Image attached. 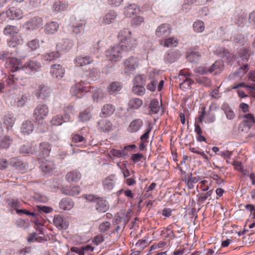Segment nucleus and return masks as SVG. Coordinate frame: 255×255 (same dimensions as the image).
<instances>
[{
    "instance_id": "4",
    "label": "nucleus",
    "mask_w": 255,
    "mask_h": 255,
    "mask_svg": "<svg viewBox=\"0 0 255 255\" xmlns=\"http://www.w3.org/2000/svg\"><path fill=\"white\" fill-rule=\"evenodd\" d=\"M255 124V119L251 114H248L243 117V121L240 125V129L248 132L250 128Z\"/></svg>"
},
{
    "instance_id": "10",
    "label": "nucleus",
    "mask_w": 255,
    "mask_h": 255,
    "mask_svg": "<svg viewBox=\"0 0 255 255\" xmlns=\"http://www.w3.org/2000/svg\"><path fill=\"white\" fill-rule=\"evenodd\" d=\"M140 8L138 5L135 3H128L124 8L123 13L127 17H131L138 13Z\"/></svg>"
},
{
    "instance_id": "55",
    "label": "nucleus",
    "mask_w": 255,
    "mask_h": 255,
    "mask_svg": "<svg viewBox=\"0 0 255 255\" xmlns=\"http://www.w3.org/2000/svg\"><path fill=\"white\" fill-rule=\"evenodd\" d=\"M59 56L58 52H52L48 53L44 55V58L47 61H52L55 59Z\"/></svg>"
},
{
    "instance_id": "29",
    "label": "nucleus",
    "mask_w": 255,
    "mask_h": 255,
    "mask_svg": "<svg viewBox=\"0 0 255 255\" xmlns=\"http://www.w3.org/2000/svg\"><path fill=\"white\" fill-rule=\"evenodd\" d=\"M10 164L19 170H23L27 168L26 162H23L19 157H13L10 159Z\"/></svg>"
},
{
    "instance_id": "36",
    "label": "nucleus",
    "mask_w": 255,
    "mask_h": 255,
    "mask_svg": "<svg viewBox=\"0 0 255 255\" xmlns=\"http://www.w3.org/2000/svg\"><path fill=\"white\" fill-rule=\"evenodd\" d=\"M81 178V174L77 171H70L66 175V179L68 182H77Z\"/></svg>"
},
{
    "instance_id": "9",
    "label": "nucleus",
    "mask_w": 255,
    "mask_h": 255,
    "mask_svg": "<svg viewBox=\"0 0 255 255\" xmlns=\"http://www.w3.org/2000/svg\"><path fill=\"white\" fill-rule=\"evenodd\" d=\"M223 64L221 61H216L208 70L203 67H199V73L203 74L209 71L210 73H214L215 74H218L223 69Z\"/></svg>"
},
{
    "instance_id": "44",
    "label": "nucleus",
    "mask_w": 255,
    "mask_h": 255,
    "mask_svg": "<svg viewBox=\"0 0 255 255\" xmlns=\"http://www.w3.org/2000/svg\"><path fill=\"white\" fill-rule=\"evenodd\" d=\"M115 110V107L110 104H106L102 108V114L105 116H110L113 114Z\"/></svg>"
},
{
    "instance_id": "46",
    "label": "nucleus",
    "mask_w": 255,
    "mask_h": 255,
    "mask_svg": "<svg viewBox=\"0 0 255 255\" xmlns=\"http://www.w3.org/2000/svg\"><path fill=\"white\" fill-rule=\"evenodd\" d=\"M20 152L23 153H33L36 151L31 147V144L26 143L21 146L20 148Z\"/></svg>"
},
{
    "instance_id": "15",
    "label": "nucleus",
    "mask_w": 255,
    "mask_h": 255,
    "mask_svg": "<svg viewBox=\"0 0 255 255\" xmlns=\"http://www.w3.org/2000/svg\"><path fill=\"white\" fill-rule=\"evenodd\" d=\"M143 125V122L141 119H134L130 123L127 129L129 132H136L140 130Z\"/></svg>"
},
{
    "instance_id": "11",
    "label": "nucleus",
    "mask_w": 255,
    "mask_h": 255,
    "mask_svg": "<svg viewBox=\"0 0 255 255\" xmlns=\"http://www.w3.org/2000/svg\"><path fill=\"white\" fill-rule=\"evenodd\" d=\"M171 30V27L169 24L163 23L157 27L155 34L158 37H164L170 35Z\"/></svg>"
},
{
    "instance_id": "31",
    "label": "nucleus",
    "mask_w": 255,
    "mask_h": 255,
    "mask_svg": "<svg viewBox=\"0 0 255 255\" xmlns=\"http://www.w3.org/2000/svg\"><path fill=\"white\" fill-rule=\"evenodd\" d=\"M131 35V31L128 28H124L121 30L119 32L118 35V38L119 40V42L132 38Z\"/></svg>"
},
{
    "instance_id": "14",
    "label": "nucleus",
    "mask_w": 255,
    "mask_h": 255,
    "mask_svg": "<svg viewBox=\"0 0 255 255\" xmlns=\"http://www.w3.org/2000/svg\"><path fill=\"white\" fill-rule=\"evenodd\" d=\"M119 45L124 51H129L133 50L136 45V40L134 38L128 39L119 43Z\"/></svg>"
},
{
    "instance_id": "17",
    "label": "nucleus",
    "mask_w": 255,
    "mask_h": 255,
    "mask_svg": "<svg viewBox=\"0 0 255 255\" xmlns=\"http://www.w3.org/2000/svg\"><path fill=\"white\" fill-rule=\"evenodd\" d=\"M6 15L9 19H18L22 17L23 12L19 8L11 7L6 11Z\"/></svg>"
},
{
    "instance_id": "19",
    "label": "nucleus",
    "mask_w": 255,
    "mask_h": 255,
    "mask_svg": "<svg viewBox=\"0 0 255 255\" xmlns=\"http://www.w3.org/2000/svg\"><path fill=\"white\" fill-rule=\"evenodd\" d=\"M180 76H184L185 79L183 80L182 82L180 84V87L183 90L190 88L191 85L193 83V81L189 78L191 74L189 72H180Z\"/></svg>"
},
{
    "instance_id": "3",
    "label": "nucleus",
    "mask_w": 255,
    "mask_h": 255,
    "mask_svg": "<svg viewBox=\"0 0 255 255\" xmlns=\"http://www.w3.org/2000/svg\"><path fill=\"white\" fill-rule=\"evenodd\" d=\"M85 24V21L84 19L72 16L70 18L69 26L73 33L78 34L81 33L83 30V26Z\"/></svg>"
},
{
    "instance_id": "45",
    "label": "nucleus",
    "mask_w": 255,
    "mask_h": 255,
    "mask_svg": "<svg viewBox=\"0 0 255 255\" xmlns=\"http://www.w3.org/2000/svg\"><path fill=\"white\" fill-rule=\"evenodd\" d=\"M188 60L191 62H196L200 57V55L198 52L192 51L188 53L186 56Z\"/></svg>"
},
{
    "instance_id": "25",
    "label": "nucleus",
    "mask_w": 255,
    "mask_h": 255,
    "mask_svg": "<svg viewBox=\"0 0 255 255\" xmlns=\"http://www.w3.org/2000/svg\"><path fill=\"white\" fill-rule=\"evenodd\" d=\"M178 43L177 38L174 37L160 40L159 44L165 47H176Z\"/></svg>"
},
{
    "instance_id": "22",
    "label": "nucleus",
    "mask_w": 255,
    "mask_h": 255,
    "mask_svg": "<svg viewBox=\"0 0 255 255\" xmlns=\"http://www.w3.org/2000/svg\"><path fill=\"white\" fill-rule=\"evenodd\" d=\"M95 209L98 212H106L109 209L108 202L103 198L99 197L96 202Z\"/></svg>"
},
{
    "instance_id": "23",
    "label": "nucleus",
    "mask_w": 255,
    "mask_h": 255,
    "mask_svg": "<svg viewBox=\"0 0 255 255\" xmlns=\"http://www.w3.org/2000/svg\"><path fill=\"white\" fill-rule=\"evenodd\" d=\"M73 45V42L68 39L61 40L57 44V49L59 51H68Z\"/></svg>"
},
{
    "instance_id": "24",
    "label": "nucleus",
    "mask_w": 255,
    "mask_h": 255,
    "mask_svg": "<svg viewBox=\"0 0 255 255\" xmlns=\"http://www.w3.org/2000/svg\"><path fill=\"white\" fill-rule=\"evenodd\" d=\"M59 206L61 209L64 211L70 210L73 208L74 202L71 199L65 198L60 201Z\"/></svg>"
},
{
    "instance_id": "6",
    "label": "nucleus",
    "mask_w": 255,
    "mask_h": 255,
    "mask_svg": "<svg viewBox=\"0 0 255 255\" xmlns=\"http://www.w3.org/2000/svg\"><path fill=\"white\" fill-rule=\"evenodd\" d=\"M85 83L81 82L76 83L75 86L71 88L70 92L72 96H75L78 98H81L83 95L82 93L87 92L89 91V87L84 86Z\"/></svg>"
},
{
    "instance_id": "48",
    "label": "nucleus",
    "mask_w": 255,
    "mask_h": 255,
    "mask_svg": "<svg viewBox=\"0 0 255 255\" xmlns=\"http://www.w3.org/2000/svg\"><path fill=\"white\" fill-rule=\"evenodd\" d=\"M12 139L9 136H5L0 141V146L7 149L11 144Z\"/></svg>"
},
{
    "instance_id": "39",
    "label": "nucleus",
    "mask_w": 255,
    "mask_h": 255,
    "mask_svg": "<svg viewBox=\"0 0 255 255\" xmlns=\"http://www.w3.org/2000/svg\"><path fill=\"white\" fill-rule=\"evenodd\" d=\"M142 105V101L137 98L130 99L128 102V108L131 110H136L139 108Z\"/></svg>"
},
{
    "instance_id": "42",
    "label": "nucleus",
    "mask_w": 255,
    "mask_h": 255,
    "mask_svg": "<svg viewBox=\"0 0 255 255\" xmlns=\"http://www.w3.org/2000/svg\"><path fill=\"white\" fill-rule=\"evenodd\" d=\"M193 29L196 32H202L205 29V24L203 21L198 20L193 23Z\"/></svg>"
},
{
    "instance_id": "57",
    "label": "nucleus",
    "mask_w": 255,
    "mask_h": 255,
    "mask_svg": "<svg viewBox=\"0 0 255 255\" xmlns=\"http://www.w3.org/2000/svg\"><path fill=\"white\" fill-rule=\"evenodd\" d=\"M51 124L53 126H59L63 123V119L62 116L57 115L54 117L51 121Z\"/></svg>"
},
{
    "instance_id": "59",
    "label": "nucleus",
    "mask_w": 255,
    "mask_h": 255,
    "mask_svg": "<svg viewBox=\"0 0 255 255\" xmlns=\"http://www.w3.org/2000/svg\"><path fill=\"white\" fill-rule=\"evenodd\" d=\"M234 41L240 45H243L245 41V38L242 34H238L234 36Z\"/></svg>"
},
{
    "instance_id": "5",
    "label": "nucleus",
    "mask_w": 255,
    "mask_h": 255,
    "mask_svg": "<svg viewBox=\"0 0 255 255\" xmlns=\"http://www.w3.org/2000/svg\"><path fill=\"white\" fill-rule=\"evenodd\" d=\"M49 113L47 105L43 104H39L35 108L34 112L35 119L38 122L44 119Z\"/></svg>"
},
{
    "instance_id": "51",
    "label": "nucleus",
    "mask_w": 255,
    "mask_h": 255,
    "mask_svg": "<svg viewBox=\"0 0 255 255\" xmlns=\"http://www.w3.org/2000/svg\"><path fill=\"white\" fill-rule=\"evenodd\" d=\"M132 91L137 95H142L145 93V89L141 85H136L133 86Z\"/></svg>"
},
{
    "instance_id": "58",
    "label": "nucleus",
    "mask_w": 255,
    "mask_h": 255,
    "mask_svg": "<svg viewBox=\"0 0 255 255\" xmlns=\"http://www.w3.org/2000/svg\"><path fill=\"white\" fill-rule=\"evenodd\" d=\"M215 53L219 55L220 57H224L226 56L228 54V51L223 47H218L215 51Z\"/></svg>"
},
{
    "instance_id": "43",
    "label": "nucleus",
    "mask_w": 255,
    "mask_h": 255,
    "mask_svg": "<svg viewBox=\"0 0 255 255\" xmlns=\"http://www.w3.org/2000/svg\"><path fill=\"white\" fill-rule=\"evenodd\" d=\"M3 32L4 35L13 36L18 32V29L15 26L7 25L4 28Z\"/></svg>"
},
{
    "instance_id": "33",
    "label": "nucleus",
    "mask_w": 255,
    "mask_h": 255,
    "mask_svg": "<svg viewBox=\"0 0 255 255\" xmlns=\"http://www.w3.org/2000/svg\"><path fill=\"white\" fill-rule=\"evenodd\" d=\"M99 128L103 131H109L113 129V125L109 121L103 119L98 123Z\"/></svg>"
},
{
    "instance_id": "53",
    "label": "nucleus",
    "mask_w": 255,
    "mask_h": 255,
    "mask_svg": "<svg viewBox=\"0 0 255 255\" xmlns=\"http://www.w3.org/2000/svg\"><path fill=\"white\" fill-rule=\"evenodd\" d=\"M160 235L163 238L169 237L170 239L174 238L173 231L169 228H164L161 231Z\"/></svg>"
},
{
    "instance_id": "18",
    "label": "nucleus",
    "mask_w": 255,
    "mask_h": 255,
    "mask_svg": "<svg viewBox=\"0 0 255 255\" xmlns=\"http://www.w3.org/2000/svg\"><path fill=\"white\" fill-rule=\"evenodd\" d=\"M117 17V13L114 11H110L105 15L100 18L99 22L101 24L104 25L109 24L111 23Z\"/></svg>"
},
{
    "instance_id": "16",
    "label": "nucleus",
    "mask_w": 255,
    "mask_h": 255,
    "mask_svg": "<svg viewBox=\"0 0 255 255\" xmlns=\"http://www.w3.org/2000/svg\"><path fill=\"white\" fill-rule=\"evenodd\" d=\"M68 7V3L65 0H56L53 4L52 10L58 13L65 10Z\"/></svg>"
},
{
    "instance_id": "12",
    "label": "nucleus",
    "mask_w": 255,
    "mask_h": 255,
    "mask_svg": "<svg viewBox=\"0 0 255 255\" xmlns=\"http://www.w3.org/2000/svg\"><path fill=\"white\" fill-rule=\"evenodd\" d=\"M65 68L60 64H54L51 66L50 74L57 79L62 78L65 74Z\"/></svg>"
},
{
    "instance_id": "7",
    "label": "nucleus",
    "mask_w": 255,
    "mask_h": 255,
    "mask_svg": "<svg viewBox=\"0 0 255 255\" xmlns=\"http://www.w3.org/2000/svg\"><path fill=\"white\" fill-rule=\"evenodd\" d=\"M148 77L150 81L147 84L146 88L151 91H154L156 88L157 82L160 79L159 73L157 71L153 70L149 73Z\"/></svg>"
},
{
    "instance_id": "34",
    "label": "nucleus",
    "mask_w": 255,
    "mask_h": 255,
    "mask_svg": "<svg viewBox=\"0 0 255 255\" xmlns=\"http://www.w3.org/2000/svg\"><path fill=\"white\" fill-rule=\"evenodd\" d=\"M15 118L11 114L5 115L3 118V124L7 130L11 129L15 123Z\"/></svg>"
},
{
    "instance_id": "2",
    "label": "nucleus",
    "mask_w": 255,
    "mask_h": 255,
    "mask_svg": "<svg viewBox=\"0 0 255 255\" xmlns=\"http://www.w3.org/2000/svg\"><path fill=\"white\" fill-rule=\"evenodd\" d=\"M122 48L119 45L114 46L106 51V56L109 61L112 62H117L122 59Z\"/></svg>"
},
{
    "instance_id": "35",
    "label": "nucleus",
    "mask_w": 255,
    "mask_h": 255,
    "mask_svg": "<svg viewBox=\"0 0 255 255\" xmlns=\"http://www.w3.org/2000/svg\"><path fill=\"white\" fill-rule=\"evenodd\" d=\"M8 62L12 67L11 70L13 72L19 69L22 70L23 66L20 60L14 57H11L8 59Z\"/></svg>"
},
{
    "instance_id": "20",
    "label": "nucleus",
    "mask_w": 255,
    "mask_h": 255,
    "mask_svg": "<svg viewBox=\"0 0 255 255\" xmlns=\"http://www.w3.org/2000/svg\"><path fill=\"white\" fill-rule=\"evenodd\" d=\"M42 19L40 17L32 18L26 24L27 28L30 30H34L39 28L42 25Z\"/></svg>"
},
{
    "instance_id": "61",
    "label": "nucleus",
    "mask_w": 255,
    "mask_h": 255,
    "mask_svg": "<svg viewBox=\"0 0 255 255\" xmlns=\"http://www.w3.org/2000/svg\"><path fill=\"white\" fill-rule=\"evenodd\" d=\"M79 117L80 121L85 122L90 120L91 117V115L90 112H82L80 114Z\"/></svg>"
},
{
    "instance_id": "26",
    "label": "nucleus",
    "mask_w": 255,
    "mask_h": 255,
    "mask_svg": "<svg viewBox=\"0 0 255 255\" xmlns=\"http://www.w3.org/2000/svg\"><path fill=\"white\" fill-rule=\"evenodd\" d=\"M61 191L63 194L70 196H76L80 193V189L79 186L63 187Z\"/></svg>"
},
{
    "instance_id": "28",
    "label": "nucleus",
    "mask_w": 255,
    "mask_h": 255,
    "mask_svg": "<svg viewBox=\"0 0 255 255\" xmlns=\"http://www.w3.org/2000/svg\"><path fill=\"white\" fill-rule=\"evenodd\" d=\"M103 186L105 190L109 191L112 190L115 184V180L114 176H110L106 178L102 182Z\"/></svg>"
},
{
    "instance_id": "64",
    "label": "nucleus",
    "mask_w": 255,
    "mask_h": 255,
    "mask_svg": "<svg viewBox=\"0 0 255 255\" xmlns=\"http://www.w3.org/2000/svg\"><path fill=\"white\" fill-rule=\"evenodd\" d=\"M199 177H192V176L189 177L187 184L188 187L190 188H193L194 187L193 184L197 183L199 181Z\"/></svg>"
},
{
    "instance_id": "37",
    "label": "nucleus",
    "mask_w": 255,
    "mask_h": 255,
    "mask_svg": "<svg viewBox=\"0 0 255 255\" xmlns=\"http://www.w3.org/2000/svg\"><path fill=\"white\" fill-rule=\"evenodd\" d=\"M39 150L42 157L45 158L49 155L51 150L50 145L47 142L41 143L39 146Z\"/></svg>"
},
{
    "instance_id": "8",
    "label": "nucleus",
    "mask_w": 255,
    "mask_h": 255,
    "mask_svg": "<svg viewBox=\"0 0 255 255\" xmlns=\"http://www.w3.org/2000/svg\"><path fill=\"white\" fill-rule=\"evenodd\" d=\"M148 77L150 81L147 84L146 88L151 91H154L156 88L157 82L160 79L159 73L157 71L153 70L149 73Z\"/></svg>"
},
{
    "instance_id": "56",
    "label": "nucleus",
    "mask_w": 255,
    "mask_h": 255,
    "mask_svg": "<svg viewBox=\"0 0 255 255\" xmlns=\"http://www.w3.org/2000/svg\"><path fill=\"white\" fill-rule=\"evenodd\" d=\"M110 226L111 224L110 222L105 221L100 224L99 229L100 232L104 233L109 230Z\"/></svg>"
},
{
    "instance_id": "60",
    "label": "nucleus",
    "mask_w": 255,
    "mask_h": 255,
    "mask_svg": "<svg viewBox=\"0 0 255 255\" xmlns=\"http://www.w3.org/2000/svg\"><path fill=\"white\" fill-rule=\"evenodd\" d=\"M216 119L214 114L208 113L206 114L205 119V123L206 124H211L215 122Z\"/></svg>"
},
{
    "instance_id": "49",
    "label": "nucleus",
    "mask_w": 255,
    "mask_h": 255,
    "mask_svg": "<svg viewBox=\"0 0 255 255\" xmlns=\"http://www.w3.org/2000/svg\"><path fill=\"white\" fill-rule=\"evenodd\" d=\"M39 92L37 93V97L43 96V98L47 97L50 92V89L44 86L39 87Z\"/></svg>"
},
{
    "instance_id": "27",
    "label": "nucleus",
    "mask_w": 255,
    "mask_h": 255,
    "mask_svg": "<svg viewBox=\"0 0 255 255\" xmlns=\"http://www.w3.org/2000/svg\"><path fill=\"white\" fill-rule=\"evenodd\" d=\"M23 39L20 34H15L11 36L10 39L8 40L7 44L9 47H14L22 43Z\"/></svg>"
},
{
    "instance_id": "40",
    "label": "nucleus",
    "mask_w": 255,
    "mask_h": 255,
    "mask_svg": "<svg viewBox=\"0 0 255 255\" xmlns=\"http://www.w3.org/2000/svg\"><path fill=\"white\" fill-rule=\"evenodd\" d=\"M161 104L157 100L151 101L150 104V112L151 114H157L160 110Z\"/></svg>"
},
{
    "instance_id": "47",
    "label": "nucleus",
    "mask_w": 255,
    "mask_h": 255,
    "mask_svg": "<svg viewBox=\"0 0 255 255\" xmlns=\"http://www.w3.org/2000/svg\"><path fill=\"white\" fill-rule=\"evenodd\" d=\"M41 168L43 172L49 173L54 169V166L52 162H46L41 165Z\"/></svg>"
},
{
    "instance_id": "38",
    "label": "nucleus",
    "mask_w": 255,
    "mask_h": 255,
    "mask_svg": "<svg viewBox=\"0 0 255 255\" xmlns=\"http://www.w3.org/2000/svg\"><path fill=\"white\" fill-rule=\"evenodd\" d=\"M92 60L89 56H78L75 59V62L76 66H83L90 64Z\"/></svg>"
},
{
    "instance_id": "32",
    "label": "nucleus",
    "mask_w": 255,
    "mask_h": 255,
    "mask_svg": "<svg viewBox=\"0 0 255 255\" xmlns=\"http://www.w3.org/2000/svg\"><path fill=\"white\" fill-rule=\"evenodd\" d=\"M34 127L31 121L27 120L24 121L21 128V131L23 134H29L33 130Z\"/></svg>"
},
{
    "instance_id": "21",
    "label": "nucleus",
    "mask_w": 255,
    "mask_h": 255,
    "mask_svg": "<svg viewBox=\"0 0 255 255\" xmlns=\"http://www.w3.org/2000/svg\"><path fill=\"white\" fill-rule=\"evenodd\" d=\"M53 224L59 229H66L69 226V223L60 216H55L53 219Z\"/></svg>"
},
{
    "instance_id": "41",
    "label": "nucleus",
    "mask_w": 255,
    "mask_h": 255,
    "mask_svg": "<svg viewBox=\"0 0 255 255\" xmlns=\"http://www.w3.org/2000/svg\"><path fill=\"white\" fill-rule=\"evenodd\" d=\"M122 89V86L119 82H113L108 87V92L110 94H114L120 91Z\"/></svg>"
},
{
    "instance_id": "52",
    "label": "nucleus",
    "mask_w": 255,
    "mask_h": 255,
    "mask_svg": "<svg viewBox=\"0 0 255 255\" xmlns=\"http://www.w3.org/2000/svg\"><path fill=\"white\" fill-rule=\"evenodd\" d=\"M110 154L112 155L114 158H120L125 155L123 150H117L112 148L110 150Z\"/></svg>"
},
{
    "instance_id": "54",
    "label": "nucleus",
    "mask_w": 255,
    "mask_h": 255,
    "mask_svg": "<svg viewBox=\"0 0 255 255\" xmlns=\"http://www.w3.org/2000/svg\"><path fill=\"white\" fill-rule=\"evenodd\" d=\"M27 46L32 50H36L39 47V41L37 39H33L27 43Z\"/></svg>"
},
{
    "instance_id": "50",
    "label": "nucleus",
    "mask_w": 255,
    "mask_h": 255,
    "mask_svg": "<svg viewBox=\"0 0 255 255\" xmlns=\"http://www.w3.org/2000/svg\"><path fill=\"white\" fill-rule=\"evenodd\" d=\"M144 20V18L142 16H137L132 19L131 20V24L133 26H140Z\"/></svg>"
},
{
    "instance_id": "63",
    "label": "nucleus",
    "mask_w": 255,
    "mask_h": 255,
    "mask_svg": "<svg viewBox=\"0 0 255 255\" xmlns=\"http://www.w3.org/2000/svg\"><path fill=\"white\" fill-rule=\"evenodd\" d=\"M82 197L87 201L90 202H95V203L97 202L98 198H99V197H97V196L93 194H85L83 195Z\"/></svg>"
},
{
    "instance_id": "1",
    "label": "nucleus",
    "mask_w": 255,
    "mask_h": 255,
    "mask_svg": "<svg viewBox=\"0 0 255 255\" xmlns=\"http://www.w3.org/2000/svg\"><path fill=\"white\" fill-rule=\"evenodd\" d=\"M139 64L138 58L130 57L124 62V73L127 76L133 74Z\"/></svg>"
},
{
    "instance_id": "62",
    "label": "nucleus",
    "mask_w": 255,
    "mask_h": 255,
    "mask_svg": "<svg viewBox=\"0 0 255 255\" xmlns=\"http://www.w3.org/2000/svg\"><path fill=\"white\" fill-rule=\"evenodd\" d=\"M85 138L82 136L78 134H75L72 137V141L75 143H81V145H83L82 143H85Z\"/></svg>"
},
{
    "instance_id": "13",
    "label": "nucleus",
    "mask_w": 255,
    "mask_h": 255,
    "mask_svg": "<svg viewBox=\"0 0 255 255\" xmlns=\"http://www.w3.org/2000/svg\"><path fill=\"white\" fill-rule=\"evenodd\" d=\"M40 65L37 62L29 60L22 66V70L27 74H31L37 71L40 68Z\"/></svg>"
},
{
    "instance_id": "30",
    "label": "nucleus",
    "mask_w": 255,
    "mask_h": 255,
    "mask_svg": "<svg viewBox=\"0 0 255 255\" xmlns=\"http://www.w3.org/2000/svg\"><path fill=\"white\" fill-rule=\"evenodd\" d=\"M59 28V24L56 22L52 21L45 25V32L47 34L55 33Z\"/></svg>"
}]
</instances>
